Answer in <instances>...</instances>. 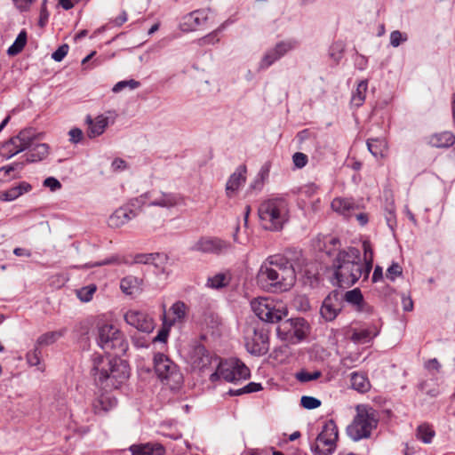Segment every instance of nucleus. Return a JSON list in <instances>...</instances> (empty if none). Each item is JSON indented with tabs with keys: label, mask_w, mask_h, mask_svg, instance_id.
<instances>
[{
	"label": "nucleus",
	"mask_w": 455,
	"mask_h": 455,
	"mask_svg": "<svg viewBox=\"0 0 455 455\" xmlns=\"http://www.w3.org/2000/svg\"><path fill=\"white\" fill-rule=\"evenodd\" d=\"M257 283L267 291L283 292L290 290L296 281V274L289 260L280 255L268 257L257 274Z\"/></svg>",
	"instance_id": "obj_1"
},
{
	"label": "nucleus",
	"mask_w": 455,
	"mask_h": 455,
	"mask_svg": "<svg viewBox=\"0 0 455 455\" xmlns=\"http://www.w3.org/2000/svg\"><path fill=\"white\" fill-rule=\"evenodd\" d=\"M332 267L339 287L354 285L361 277L367 279L371 270V264L362 262L361 252L355 247L339 251Z\"/></svg>",
	"instance_id": "obj_2"
},
{
	"label": "nucleus",
	"mask_w": 455,
	"mask_h": 455,
	"mask_svg": "<svg viewBox=\"0 0 455 455\" xmlns=\"http://www.w3.org/2000/svg\"><path fill=\"white\" fill-rule=\"evenodd\" d=\"M92 371L97 381L101 385L106 382L105 387H117L129 377V367L125 362L100 355L93 357Z\"/></svg>",
	"instance_id": "obj_3"
},
{
	"label": "nucleus",
	"mask_w": 455,
	"mask_h": 455,
	"mask_svg": "<svg viewBox=\"0 0 455 455\" xmlns=\"http://www.w3.org/2000/svg\"><path fill=\"white\" fill-rule=\"evenodd\" d=\"M262 227L270 231H280L289 220V207L283 197L264 201L258 210Z\"/></svg>",
	"instance_id": "obj_4"
},
{
	"label": "nucleus",
	"mask_w": 455,
	"mask_h": 455,
	"mask_svg": "<svg viewBox=\"0 0 455 455\" xmlns=\"http://www.w3.org/2000/svg\"><path fill=\"white\" fill-rule=\"evenodd\" d=\"M97 342L106 353H113L115 356L124 354L128 348L124 334L112 324L99 326Z\"/></svg>",
	"instance_id": "obj_5"
},
{
	"label": "nucleus",
	"mask_w": 455,
	"mask_h": 455,
	"mask_svg": "<svg viewBox=\"0 0 455 455\" xmlns=\"http://www.w3.org/2000/svg\"><path fill=\"white\" fill-rule=\"evenodd\" d=\"M378 414L372 408L359 410L353 422L347 426V434L354 441L368 438L378 425Z\"/></svg>",
	"instance_id": "obj_6"
},
{
	"label": "nucleus",
	"mask_w": 455,
	"mask_h": 455,
	"mask_svg": "<svg viewBox=\"0 0 455 455\" xmlns=\"http://www.w3.org/2000/svg\"><path fill=\"white\" fill-rule=\"evenodd\" d=\"M216 371L210 375V380L215 382L223 379L227 382L235 383L250 378L249 368L238 359L218 360Z\"/></svg>",
	"instance_id": "obj_7"
},
{
	"label": "nucleus",
	"mask_w": 455,
	"mask_h": 455,
	"mask_svg": "<svg viewBox=\"0 0 455 455\" xmlns=\"http://www.w3.org/2000/svg\"><path fill=\"white\" fill-rule=\"evenodd\" d=\"M254 314L263 322L275 323L287 316L286 307L281 302H275L268 298L255 299L251 302Z\"/></svg>",
	"instance_id": "obj_8"
},
{
	"label": "nucleus",
	"mask_w": 455,
	"mask_h": 455,
	"mask_svg": "<svg viewBox=\"0 0 455 455\" xmlns=\"http://www.w3.org/2000/svg\"><path fill=\"white\" fill-rule=\"evenodd\" d=\"M154 368L158 379L172 389L177 388L183 381L177 364L162 353L155 355Z\"/></svg>",
	"instance_id": "obj_9"
},
{
	"label": "nucleus",
	"mask_w": 455,
	"mask_h": 455,
	"mask_svg": "<svg viewBox=\"0 0 455 455\" xmlns=\"http://www.w3.org/2000/svg\"><path fill=\"white\" fill-rule=\"evenodd\" d=\"M339 431L333 419H329L317 435L315 443L311 445V451L315 455H331L336 449Z\"/></svg>",
	"instance_id": "obj_10"
},
{
	"label": "nucleus",
	"mask_w": 455,
	"mask_h": 455,
	"mask_svg": "<svg viewBox=\"0 0 455 455\" xmlns=\"http://www.w3.org/2000/svg\"><path fill=\"white\" fill-rule=\"evenodd\" d=\"M308 331V324L304 318H290L282 322L276 328L277 336L287 342L297 343L302 340Z\"/></svg>",
	"instance_id": "obj_11"
},
{
	"label": "nucleus",
	"mask_w": 455,
	"mask_h": 455,
	"mask_svg": "<svg viewBox=\"0 0 455 455\" xmlns=\"http://www.w3.org/2000/svg\"><path fill=\"white\" fill-rule=\"evenodd\" d=\"M187 360L193 369L204 371L217 363L219 358L212 355L204 345L194 343L189 347Z\"/></svg>",
	"instance_id": "obj_12"
},
{
	"label": "nucleus",
	"mask_w": 455,
	"mask_h": 455,
	"mask_svg": "<svg viewBox=\"0 0 455 455\" xmlns=\"http://www.w3.org/2000/svg\"><path fill=\"white\" fill-rule=\"evenodd\" d=\"M343 307V293L339 291L330 292L322 303L321 316L327 322L333 321Z\"/></svg>",
	"instance_id": "obj_13"
},
{
	"label": "nucleus",
	"mask_w": 455,
	"mask_h": 455,
	"mask_svg": "<svg viewBox=\"0 0 455 455\" xmlns=\"http://www.w3.org/2000/svg\"><path fill=\"white\" fill-rule=\"evenodd\" d=\"M247 351L254 355H262L268 351V334L264 329L255 328L251 338H246Z\"/></svg>",
	"instance_id": "obj_14"
},
{
	"label": "nucleus",
	"mask_w": 455,
	"mask_h": 455,
	"mask_svg": "<svg viewBox=\"0 0 455 455\" xmlns=\"http://www.w3.org/2000/svg\"><path fill=\"white\" fill-rule=\"evenodd\" d=\"M124 320L142 332L150 333L155 328L153 318L143 311L129 310L124 315Z\"/></svg>",
	"instance_id": "obj_15"
},
{
	"label": "nucleus",
	"mask_w": 455,
	"mask_h": 455,
	"mask_svg": "<svg viewBox=\"0 0 455 455\" xmlns=\"http://www.w3.org/2000/svg\"><path fill=\"white\" fill-rule=\"evenodd\" d=\"M148 193V205L170 209L178 205L181 200L180 195L162 191H151Z\"/></svg>",
	"instance_id": "obj_16"
},
{
	"label": "nucleus",
	"mask_w": 455,
	"mask_h": 455,
	"mask_svg": "<svg viewBox=\"0 0 455 455\" xmlns=\"http://www.w3.org/2000/svg\"><path fill=\"white\" fill-rule=\"evenodd\" d=\"M230 248V243L220 238H202L195 245L196 251L206 253H221Z\"/></svg>",
	"instance_id": "obj_17"
},
{
	"label": "nucleus",
	"mask_w": 455,
	"mask_h": 455,
	"mask_svg": "<svg viewBox=\"0 0 455 455\" xmlns=\"http://www.w3.org/2000/svg\"><path fill=\"white\" fill-rule=\"evenodd\" d=\"M136 216L137 213L134 210L128 209L127 207H120L109 216L108 224L110 228H117L124 226Z\"/></svg>",
	"instance_id": "obj_18"
},
{
	"label": "nucleus",
	"mask_w": 455,
	"mask_h": 455,
	"mask_svg": "<svg viewBox=\"0 0 455 455\" xmlns=\"http://www.w3.org/2000/svg\"><path fill=\"white\" fill-rule=\"evenodd\" d=\"M132 455H164L165 448L159 443L132 444L129 447Z\"/></svg>",
	"instance_id": "obj_19"
},
{
	"label": "nucleus",
	"mask_w": 455,
	"mask_h": 455,
	"mask_svg": "<svg viewBox=\"0 0 455 455\" xmlns=\"http://www.w3.org/2000/svg\"><path fill=\"white\" fill-rule=\"evenodd\" d=\"M186 315V304L182 301H177L170 307L168 315H164V325L172 326L176 322H182Z\"/></svg>",
	"instance_id": "obj_20"
},
{
	"label": "nucleus",
	"mask_w": 455,
	"mask_h": 455,
	"mask_svg": "<svg viewBox=\"0 0 455 455\" xmlns=\"http://www.w3.org/2000/svg\"><path fill=\"white\" fill-rule=\"evenodd\" d=\"M36 136L31 129H24L20 131L16 136L12 137L10 140L4 142V148H8L15 143H19L24 149L30 148L33 144Z\"/></svg>",
	"instance_id": "obj_21"
},
{
	"label": "nucleus",
	"mask_w": 455,
	"mask_h": 455,
	"mask_svg": "<svg viewBox=\"0 0 455 455\" xmlns=\"http://www.w3.org/2000/svg\"><path fill=\"white\" fill-rule=\"evenodd\" d=\"M86 123L89 125L88 136L92 139L101 135L108 125V118L103 115L98 116L95 119H92L90 116L86 117Z\"/></svg>",
	"instance_id": "obj_22"
},
{
	"label": "nucleus",
	"mask_w": 455,
	"mask_h": 455,
	"mask_svg": "<svg viewBox=\"0 0 455 455\" xmlns=\"http://www.w3.org/2000/svg\"><path fill=\"white\" fill-rule=\"evenodd\" d=\"M245 166H239L236 171L231 174L226 184V194L228 197H232L234 193L238 190L245 181Z\"/></svg>",
	"instance_id": "obj_23"
},
{
	"label": "nucleus",
	"mask_w": 455,
	"mask_h": 455,
	"mask_svg": "<svg viewBox=\"0 0 455 455\" xmlns=\"http://www.w3.org/2000/svg\"><path fill=\"white\" fill-rule=\"evenodd\" d=\"M117 404L116 398L110 393H102L93 403L95 413L100 414L108 412Z\"/></svg>",
	"instance_id": "obj_24"
},
{
	"label": "nucleus",
	"mask_w": 455,
	"mask_h": 455,
	"mask_svg": "<svg viewBox=\"0 0 455 455\" xmlns=\"http://www.w3.org/2000/svg\"><path fill=\"white\" fill-rule=\"evenodd\" d=\"M209 10H196L184 17L185 25L189 30H196L198 27L203 26L208 20Z\"/></svg>",
	"instance_id": "obj_25"
},
{
	"label": "nucleus",
	"mask_w": 455,
	"mask_h": 455,
	"mask_svg": "<svg viewBox=\"0 0 455 455\" xmlns=\"http://www.w3.org/2000/svg\"><path fill=\"white\" fill-rule=\"evenodd\" d=\"M32 189V186L27 182H20L18 186L0 193V201L11 202Z\"/></svg>",
	"instance_id": "obj_26"
},
{
	"label": "nucleus",
	"mask_w": 455,
	"mask_h": 455,
	"mask_svg": "<svg viewBox=\"0 0 455 455\" xmlns=\"http://www.w3.org/2000/svg\"><path fill=\"white\" fill-rule=\"evenodd\" d=\"M29 151L26 154L27 163H36L44 160L49 154V146L46 143L36 144L28 148Z\"/></svg>",
	"instance_id": "obj_27"
},
{
	"label": "nucleus",
	"mask_w": 455,
	"mask_h": 455,
	"mask_svg": "<svg viewBox=\"0 0 455 455\" xmlns=\"http://www.w3.org/2000/svg\"><path fill=\"white\" fill-rule=\"evenodd\" d=\"M331 206L333 211L347 218L352 217L354 211L357 208L351 200L347 198H335L332 200Z\"/></svg>",
	"instance_id": "obj_28"
},
{
	"label": "nucleus",
	"mask_w": 455,
	"mask_h": 455,
	"mask_svg": "<svg viewBox=\"0 0 455 455\" xmlns=\"http://www.w3.org/2000/svg\"><path fill=\"white\" fill-rule=\"evenodd\" d=\"M428 143L435 148H449L455 143V137L451 132L435 133L429 137Z\"/></svg>",
	"instance_id": "obj_29"
},
{
	"label": "nucleus",
	"mask_w": 455,
	"mask_h": 455,
	"mask_svg": "<svg viewBox=\"0 0 455 455\" xmlns=\"http://www.w3.org/2000/svg\"><path fill=\"white\" fill-rule=\"evenodd\" d=\"M347 301L350 305L355 307L357 311H365V302L363 296L358 288L346 291L343 294V302Z\"/></svg>",
	"instance_id": "obj_30"
},
{
	"label": "nucleus",
	"mask_w": 455,
	"mask_h": 455,
	"mask_svg": "<svg viewBox=\"0 0 455 455\" xmlns=\"http://www.w3.org/2000/svg\"><path fill=\"white\" fill-rule=\"evenodd\" d=\"M141 280L133 275L124 277L120 282L122 291L127 295H134L140 290Z\"/></svg>",
	"instance_id": "obj_31"
},
{
	"label": "nucleus",
	"mask_w": 455,
	"mask_h": 455,
	"mask_svg": "<svg viewBox=\"0 0 455 455\" xmlns=\"http://www.w3.org/2000/svg\"><path fill=\"white\" fill-rule=\"evenodd\" d=\"M351 387L360 393H365L370 389L371 384L364 374L353 372L351 374Z\"/></svg>",
	"instance_id": "obj_32"
},
{
	"label": "nucleus",
	"mask_w": 455,
	"mask_h": 455,
	"mask_svg": "<svg viewBox=\"0 0 455 455\" xmlns=\"http://www.w3.org/2000/svg\"><path fill=\"white\" fill-rule=\"evenodd\" d=\"M368 88V83L366 80L361 81L355 89V92L352 93L351 97V104L352 106L355 108L361 107L364 100L366 96V92Z\"/></svg>",
	"instance_id": "obj_33"
},
{
	"label": "nucleus",
	"mask_w": 455,
	"mask_h": 455,
	"mask_svg": "<svg viewBox=\"0 0 455 455\" xmlns=\"http://www.w3.org/2000/svg\"><path fill=\"white\" fill-rule=\"evenodd\" d=\"M65 332L66 329L45 332L42 334L40 337H38L36 345L37 347L52 345L54 342H56L60 338H61L65 334Z\"/></svg>",
	"instance_id": "obj_34"
},
{
	"label": "nucleus",
	"mask_w": 455,
	"mask_h": 455,
	"mask_svg": "<svg viewBox=\"0 0 455 455\" xmlns=\"http://www.w3.org/2000/svg\"><path fill=\"white\" fill-rule=\"evenodd\" d=\"M26 43H27V33L25 30H22L20 32V34L16 37L14 43L8 48L7 53L10 56H14V55L19 54L25 47Z\"/></svg>",
	"instance_id": "obj_35"
},
{
	"label": "nucleus",
	"mask_w": 455,
	"mask_h": 455,
	"mask_svg": "<svg viewBox=\"0 0 455 455\" xmlns=\"http://www.w3.org/2000/svg\"><path fill=\"white\" fill-rule=\"evenodd\" d=\"M435 435L434 429L427 424L419 425L417 428L416 436L424 443H430Z\"/></svg>",
	"instance_id": "obj_36"
},
{
	"label": "nucleus",
	"mask_w": 455,
	"mask_h": 455,
	"mask_svg": "<svg viewBox=\"0 0 455 455\" xmlns=\"http://www.w3.org/2000/svg\"><path fill=\"white\" fill-rule=\"evenodd\" d=\"M160 253H140L134 256L133 262L137 264H154L157 266V260L163 259Z\"/></svg>",
	"instance_id": "obj_37"
},
{
	"label": "nucleus",
	"mask_w": 455,
	"mask_h": 455,
	"mask_svg": "<svg viewBox=\"0 0 455 455\" xmlns=\"http://www.w3.org/2000/svg\"><path fill=\"white\" fill-rule=\"evenodd\" d=\"M97 291V285L94 283H91L87 286H84L78 290L76 291V294L77 298L82 302H89L92 299L93 294Z\"/></svg>",
	"instance_id": "obj_38"
},
{
	"label": "nucleus",
	"mask_w": 455,
	"mask_h": 455,
	"mask_svg": "<svg viewBox=\"0 0 455 455\" xmlns=\"http://www.w3.org/2000/svg\"><path fill=\"white\" fill-rule=\"evenodd\" d=\"M229 280L230 279L227 275L219 273L207 279V286L213 289L223 288L228 284Z\"/></svg>",
	"instance_id": "obj_39"
},
{
	"label": "nucleus",
	"mask_w": 455,
	"mask_h": 455,
	"mask_svg": "<svg viewBox=\"0 0 455 455\" xmlns=\"http://www.w3.org/2000/svg\"><path fill=\"white\" fill-rule=\"evenodd\" d=\"M280 58L278 57L275 50L273 48L269 49L263 55L259 64V68L263 70L268 68L271 65H273L275 61H277Z\"/></svg>",
	"instance_id": "obj_40"
},
{
	"label": "nucleus",
	"mask_w": 455,
	"mask_h": 455,
	"mask_svg": "<svg viewBox=\"0 0 455 455\" xmlns=\"http://www.w3.org/2000/svg\"><path fill=\"white\" fill-rule=\"evenodd\" d=\"M296 47V42L288 40V41H282L275 44L274 49L275 50L278 57L281 59L283 56H284L286 53H288L290 51L293 50Z\"/></svg>",
	"instance_id": "obj_41"
},
{
	"label": "nucleus",
	"mask_w": 455,
	"mask_h": 455,
	"mask_svg": "<svg viewBox=\"0 0 455 455\" xmlns=\"http://www.w3.org/2000/svg\"><path fill=\"white\" fill-rule=\"evenodd\" d=\"M140 83L134 79L123 80V81L116 83L114 85L112 91L116 93V92H120L121 91H123L124 89H125L127 87L131 90L137 89L140 87Z\"/></svg>",
	"instance_id": "obj_42"
},
{
	"label": "nucleus",
	"mask_w": 455,
	"mask_h": 455,
	"mask_svg": "<svg viewBox=\"0 0 455 455\" xmlns=\"http://www.w3.org/2000/svg\"><path fill=\"white\" fill-rule=\"evenodd\" d=\"M371 332L368 330L355 331L351 336V340L355 343H367L371 340Z\"/></svg>",
	"instance_id": "obj_43"
},
{
	"label": "nucleus",
	"mask_w": 455,
	"mask_h": 455,
	"mask_svg": "<svg viewBox=\"0 0 455 455\" xmlns=\"http://www.w3.org/2000/svg\"><path fill=\"white\" fill-rule=\"evenodd\" d=\"M300 404L307 410H314L321 406V401L315 397L303 395L300 399Z\"/></svg>",
	"instance_id": "obj_44"
},
{
	"label": "nucleus",
	"mask_w": 455,
	"mask_h": 455,
	"mask_svg": "<svg viewBox=\"0 0 455 455\" xmlns=\"http://www.w3.org/2000/svg\"><path fill=\"white\" fill-rule=\"evenodd\" d=\"M322 375L320 371H315L313 372L301 371L296 374V379L299 382H308L311 380L317 379Z\"/></svg>",
	"instance_id": "obj_45"
},
{
	"label": "nucleus",
	"mask_w": 455,
	"mask_h": 455,
	"mask_svg": "<svg viewBox=\"0 0 455 455\" xmlns=\"http://www.w3.org/2000/svg\"><path fill=\"white\" fill-rule=\"evenodd\" d=\"M25 149L22 148L19 143H15L14 145L11 146L8 148H4V143L2 146V156H4L6 159H10L12 156H16L17 154L23 152Z\"/></svg>",
	"instance_id": "obj_46"
},
{
	"label": "nucleus",
	"mask_w": 455,
	"mask_h": 455,
	"mask_svg": "<svg viewBox=\"0 0 455 455\" xmlns=\"http://www.w3.org/2000/svg\"><path fill=\"white\" fill-rule=\"evenodd\" d=\"M407 39V35L399 30H395L390 34V44L393 47H398L402 43L406 42Z\"/></svg>",
	"instance_id": "obj_47"
},
{
	"label": "nucleus",
	"mask_w": 455,
	"mask_h": 455,
	"mask_svg": "<svg viewBox=\"0 0 455 455\" xmlns=\"http://www.w3.org/2000/svg\"><path fill=\"white\" fill-rule=\"evenodd\" d=\"M383 142L378 139H369L367 140V148L369 151L377 157L378 156H381V148Z\"/></svg>",
	"instance_id": "obj_48"
},
{
	"label": "nucleus",
	"mask_w": 455,
	"mask_h": 455,
	"mask_svg": "<svg viewBox=\"0 0 455 455\" xmlns=\"http://www.w3.org/2000/svg\"><path fill=\"white\" fill-rule=\"evenodd\" d=\"M402 274H403L402 267L398 263L394 262L387 269L386 277L391 281H395V278L402 275Z\"/></svg>",
	"instance_id": "obj_49"
},
{
	"label": "nucleus",
	"mask_w": 455,
	"mask_h": 455,
	"mask_svg": "<svg viewBox=\"0 0 455 455\" xmlns=\"http://www.w3.org/2000/svg\"><path fill=\"white\" fill-rule=\"evenodd\" d=\"M40 357H41V350L39 347L36 345L34 350L29 351L27 355V361L28 363L31 366H36L40 363Z\"/></svg>",
	"instance_id": "obj_50"
},
{
	"label": "nucleus",
	"mask_w": 455,
	"mask_h": 455,
	"mask_svg": "<svg viewBox=\"0 0 455 455\" xmlns=\"http://www.w3.org/2000/svg\"><path fill=\"white\" fill-rule=\"evenodd\" d=\"M343 47L340 44H333L329 51L330 57L335 61L339 62L342 58Z\"/></svg>",
	"instance_id": "obj_51"
},
{
	"label": "nucleus",
	"mask_w": 455,
	"mask_h": 455,
	"mask_svg": "<svg viewBox=\"0 0 455 455\" xmlns=\"http://www.w3.org/2000/svg\"><path fill=\"white\" fill-rule=\"evenodd\" d=\"M68 45L64 44L62 45H60L52 55V58L57 61V62H60L65 57L66 55L68 54Z\"/></svg>",
	"instance_id": "obj_52"
},
{
	"label": "nucleus",
	"mask_w": 455,
	"mask_h": 455,
	"mask_svg": "<svg viewBox=\"0 0 455 455\" xmlns=\"http://www.w3.org/2000/svg\"><path fill=\"white\" fill-rule=\"evenodd\" d=\"M292 161L297 168H303L307 163V156L304 153L297 152L292 156Z\"/></svg>",
	"instance_id": "obj_53"
},
{
	"label": "nucleus",
	"mask_w": 455,
	"mask_h": 455,
	"mask_svg": "<svg viewBox=\"0 0 455 455\" xmlns=\"http://www.w3.org/2000/svg\"><path fill=\"white\" fill-rule=\"evenodd\" d=\"M44 186L56 191L61 188V183L54 177H48L44 180Z\"/></svg>",
	"instance_id": "obj_54"
},
{
	"label": "nucleus",
	"mask_w": 455,
	"mask_h": 455,
	"mask_svg": "<svg viewBox=\"0 0 455 455\" xmlns=\"http://www.w3.org/2000/svg\"><path fill=\"white\" fill-rule=\"evenodd\" d=\"M124 262V260L122 257H120L118 255H115V256H111V257L106 259L102 262L94 264V266H103V265H109V264L120 265ZM90 267H93V265H91Z\"/></svg>",
	"instance_id": "obj_55"
},
{
	"label": "nucleus",
	"mask_w": 455,
	"mask_h": 455,
	"mask_svg": "<svg viewBox=\"0 0 455 455\" xmlns=\"http://www.w3.org/2000/svg\"><path fill=\"white\" fill-rule=\"evenodd\" d=\"M147 200H148V193H145L139 197L131 199L130 205L133 208H140L146 204Z\"/></svg>",
	"instance_id": "obj_56"
},
{
	"label": "nucleus",
	"mask_w": 455,
	"mask_h": 455,
	"mask_svg": "<svg viewBox=\"0 0 455 455\" xmlns=\"http://www.w3.org/2000/svg\"><path fill=\"white\" fill-rule=\"evenodd\" d=\"M217 30L202 37L201 39H199V44L200 45H205V44H215L217 42H219V38L217 37Z\"/></svg>",
	"instance_id": "obj_57"
},
{
	"label": "nucleus",
	"mask_w": 455,
	"mask_h": 455,
	"mask_svg": "<svg viewBox=\"0 0 455 455\" xmlns=\"http://www.w3.org/2000/svg\"><path fill=\"white\" fill-rule=\"evenodd\" d=\"M68 134L70 136L69 140L72 143H75V144L80 142L82 140V139H83V132L79 128H73V129H71L69 131Z\"/></svg>",
	"instance_id": "obj_58"
},
{
	"label": "nucleus",
	"mask_w": 455,
	"mask_h": 455,
	"mask_svg": "<svg viewBox=\"0 0 455 455\" xmlns=\"http://www.w3.org/2000/svg\"><path fill=\"white\" fill-rule=\"evenodd\" d=\"M363 252H364V259H365V262L364 263H371L372 265V250L371 248V244L369 242L367 241H364L363 243Z\"/></svg>",
	"instance_id": "obj_59"
},
{
	"label": "nucleus",
	"mask_w": 455,
	"mask_h": 455,
	"mask_svg": "<svg viewBox=\"0 0 455 455\" xmlns=\"http://www.w3.org/2000/svg\"><path fill=\"white\" fill-rule=\"evenodd\" d=\"M168 336L169 329L164 325V327L159 330L157 335L153 339V342H166Z\"/></svg>",
	"instance_id": "obj_60"
},
{
	"label": "nucleus",
	"mask_w": 455,
	"mask_h": 455,
	"mask_svg": "<svg viewBox=\"0 0 455 455\" xmlns=\"http://www.w3.org/2000/svg\"><path fill=\"white\" fill-rule=\"evenodd\" d=\"M243 387L244 394H251V393L258 392L263 388L262 385L260 383H256V382H250Z\"/></svg>",
	"instance_id": "obj_61"
},
{
	"label": "nucleus",
	"mask_w": 455,
	"mask_h": 455,
	"mask_svg": "<svg viewBox=\"0 0 455 455\" xmlns=\"http://www.w3.org/2000/svg\"><path fill=\"white\" fill-rule=\"evenodd\" d=\"M127 20V13L125 11H123L117 17H116L112 23L116 26L120 27L122 26L125 21Z\"/></svg>",
	"instance_id": "obj_62"
},
{
	"label": "nucleus",
	"mask_w": 455,
	"mask_h": 455,
	"mask_svg": "<svg viewBox=\"0 0 455 455\" xmlns=\"http://www.w3.org/2000/svg\"><path fill=\"white\" fill-rule=\"evenodd\" d=\"M33 1L34 0H13L17 8H19L21 11L28 10L30 4L33 3Z\"/></svg>",
	"instance_id": "obj_63"
},
{
	"label": "nucleus",
	"mask_w": 455,
	"mask_h": 455,
	"mask_svg": "<svg viewBox=\"0 0 455 455\" xmlns=\"http://www.w3.org/2000/svg\"><path fill=\"white\" fill-rule=\"evenodd\" d=\"M112 168L115 171H123L126 168V162L121 158H116L112 162Z\"/></svg>",
	"instance_id": "obj_64"
}]
</instances>
